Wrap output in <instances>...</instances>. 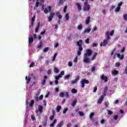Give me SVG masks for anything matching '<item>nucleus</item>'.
Segmentation results:
<instances>
[{
  "label": "nucleus",
  "instance_id": "nucleus-1",
  "mask_svg": "<svg viewBox=\"0 0 127 127\" xmlns=\"http://www.w3.org/2000/svg\"><path fill=\"white\" fill-rule=\"evenodd\" d=\"M109 40H110V37L109 36V32H108L107 39L104 40L103 42L100 43V46H106L109 43Z\"/></svg>",
  "mask_w": 127,
  "mask_h": 127
},
{
  "label": "nucleus",
  "instance_id": "nucleus-2",
  "mask_svg": "<svg viewBox=\"0 0 127 127\" xmlns=\"http://www.w3.org/2000/svg\"><path fill=\"white\" fill-rule=\"evenodd\" d=\"M90 4H89V3H88L87 2H84L83 6V10H84V11H89L90 10Z\"/></svg>",
  "mask_w": 127,
  "mask_h": 127
},
{
  "label": "nucleus",
  "instance_id": "nucleus-3",
  "mask_svg": "<svg viewBox=\"0 0 127 127\" xmlns=\"http://www.w3.org/2000/svg\"><path fill=\"white\" fill-rule=\"evenodd\" d=\"M80 84L81 88H84L85 87V84H89V80L83 79L80 81Z\"/></svg>",
  "mask_w": 127,
  "mask_h": 127
},
{
  "label": "nucleus",
  "instance_id": "nucleus-4",
  "mask_svg": "<svg viewBox=\"0 0 127 127\" xmlns=\"http://www.w3.org/2000/svg\"><path fill=\"white\" fill-rule=\"evenodd\" d=\"M92 53H93V51L90 49L86 50V52L84 54V56H91L92 55Z\"/></svg>",
  "mask_w": 127,
  "mask_h": 127
},
{
  "label": "nucleus",
  "instance_id": "nucleus-5",
  "mask_svg": "<svg viewBox=\"0 0 127 127\" xmlns=\"http://www.w3.org/2000/svg\"><path fill=\"white\" fill-rule=\"evenodd\" d=\"M100 79L102 80V81H104L105 83L108 82V77L107 76H105L104 75H101Z\"/></svg>",
  "mask_w": 127,
  "mask_h": 127
},
{
  "label": "nucleus",
  "instance_id": "nucleus-6",
  "mask_svg": "<svg viewBox=\"0 0 127 127\" xmlns=\"http://www.w3.org/2000/svg\"><path fill=\"white\" fill-rule=\"evenodd\" d=\"M55 15V13H54V12H51L50 13V16L48 18V20L50 22L52 21V19L54 17Z\"/></svg>",
  "mask_w": 127,
  "mask_h": 127
},
{
  "label": "nucleus",
  "instance_id": "nucleus-7",
  "mask_svg": "<svg viewBox=\"0 0 127 127\" xmlns=\"http://www.w3.org/2000/svg\"><path fill=\"white\" fill-rule=\"evenodd\" d=\"M90 59L87 56H84V60L83 62L84 63H87V64H89L90 63Z\"/></svg>",
  "mask_w": 127,
  "mask_h": 127
},
{
  "label": "nucleus",
  "instance_id": "nucleus-8",
  "mask_svg": "<svg viewBox=\"0 0 127 127\" xmlns=\"http://www.w3.org/2000/svg\"><path fill=\"white\" fill-rule=\"evenodd\" d=\"M80 80V77L77 76L75 78V79L71 81V83L72 85H74V84H77L78 83V81Z\"/></svg>",
  "mask_w": 127,
  "mask_h": 127
},
{
  "label": "nucleus",
  "instance_id": "nucleus-9",
  "mask_svg": "<svg viewBox=\"0 0 127 127\" xmlns=\"http://www.w3.org/2000/svg\"><path fill=\"white\" fill-rule=\"evenodd\" d=\"M48 8H45V9H44V13H45V14H47L48 12H50V11H51V6H48Z\"/></svg>",
  "mask_w": 127,
  "mask_h": 127
},
{
  "label": "nucleus",
  "instance_id": "nucleus-10",
  "mask_svg": "<svg viewBox=\"0 0 127 127\" xmlns=\"http://www.w3.org/2000/svg\"><path fill=\"white\" fill-rule=\"evenodd\" d=\"M47 78H48V77L46 75H45L44 76V79L41 82V85L42 86H45V85L46 84V79H47Z\"/></svg>",
  "mask_w": 127,
  "mask_h": 127
},
{
  "label": "nucleus",
  "instance_id": "nucleus-11",
  "mask_svg": "<svg viewBox=\"0 0 127 127\" xmlns=\"http://www.w3.org/2000/svg\"><path fill=\"white\" fill-rule=\"evenodd\" d=\"M82 43H83V41H82V40H80L79 41L77 42L76 45H77V46L79 47V48H83V47H82Z\"/></svg>",
  "mask_w": 127,
  "mask_h": 127
},
{
  "label": "nucleus",
  "instance_id": "nucleus-12",
  "mask_svg": "<svg viewBox=\"0 0 127 127\" xmlns=\"http://www.w3.org/2000/svg\"><path fill=\"white\" fill-rule=\"evenodd\" d=\"M108 32L109 33V36L110 37V35L111 36H113L114 35V34L115 33V31L114 30H112L110 33L109 31H107L106 32V35L107 38H108V34H107Z\"/></svg>",
  "mask_w": 127,
  "mask_h": 127
},
{
  "label": "nucleus",
  "instance_id": "nucleus-13",
  "mask_svg": "<svg viewBox=\"0 0 127 127\" xmlns=\"http://www.w3.org/2000/svg\"><path fill=\"white\" fill-rule=\"evenodd\" d=\"M75 5L77 6L78 10L80 11V10H82V6H81V4H80V3L76 2L75 3Z\"/></svg>",
  "mask_w": 127,
  "mask_h": 127
},
{
  "label": "nucleus",
  "instance_id": "nucleus-14",
  "mask_svg": "<svg viewBox=\"0 0 127 127\" xmlns=\"http://www.w3.org/2000/svg\"><path fill=\"white\" fill-rule=\"evenodd\" d=\"M42 46H43V42H42V41H41L38 44L37 47V48H39L40 49V48H41V47H42Z\"/></svg>",
  "mask_w": 127,
  "mask_h": 127
},
{
  "label": "nucleus",
  "instance_id": "nucleus-15",
  "mask_svg": "<svg viewBox=\"0 0 127 127\" xmlns=\"http://www.w3.org/2000/svg\"><path fill=\"white\" fill-rule=\"evenodd\" d=\"M81 51H83V48H78V51H77V56H81Z\"/></svg>",
  "mask_w": 127,
  "mask_h": 127
},
{
  "label": "nucleus",
  "instance_id": "nucleus-16",
  "mask_svg": "<svg viewBox=\"0 0 127 127\" xmlns=\"http://www.w3.org/2000/svg\"><path fill=\"white\" fill-rule=\"evenodd\" d=\"M38 110L39 111V113H42V111H43V107L41 105H39L38 106Z\"/></svg>",
  "mask_w": 127,
  "mask_h": 127
},
{
  "label": "nucleus",
  "instance_id": "nucleus-17",
  "mask_svg": "<svg viewBox=\"0 0 127 127\" xmlns=\"http://www.w3.org/2000/svg\"><path fill=\"white\" fill-rule=\"evenodd\" d=\"M90 20H91V17L90 16L87 17L85 20L86 24H89V23H90Z\"/></svg>",
  "mask_w": 127,
  "mask_h": 127
},
{
  "label": "nucleus",
  "instance_id": "nucleus-18",
  "mask_svg": "<svg viewBox=\"0 0 127 127\" xmlns=\"http://www.w3.org/2000/svg\"><path fill=\"white\" fill-rule=\"evenodd\" d=\"M63 3H64V1H63V0H60L57 3V5L58 6H61V5H63Z\"/></svg>",
  "mask_w": 127,
  "mask_h": 127
},
{
  "label": "nucleus",
  "instance_id": "nucleus-19",
  "mask_svg": "<svg viewBox=\"0 0 127 127\" xmlns=\"http://www.w3.org/2000/svg\"><path fill=\"white\" fill-rule=\"evenodd\" d=\"M35 17H36L35 15H34L32 17V19H31V25H32V26H33V25L34 24V21L35 20Z\"/></svg>",
  "mask_w": 127,
  "mask_h": 127
},
{
  "label": "nucleus",
  "instance_id": "nucleus-20",
  "mask_svg": "<svg viewBox=\"0 0 127 127\" xmlns=\"http://www.w3.org/2000/svg\"><path fill=\"white\" fill-rule=\"evenodd\" d=\"M56 123H57V120L56 119H55L54 120V122H53V123H52L50 125V127H54L55 124H56Z\"/></svg>",
  "mask_w": 127,
  "mask_h": 127
},
{
  "label": "nucleus",
  "instance_id": "nucleus-21",
  "mask_svg": "<svg viewBox=\"0 0 127 127\" xmlns=\"http://www.w3.org/2000/svg\"><path fill=\"white\" fill-rule=\"evenodd\" d=\"M58 55V53H56L54 56L52 57V61L54 62L55 61V59H56V57Z\"/></svg>",
  "mask_w": 127,
  "mask_h": 127
},
{
  "label": "nucleus",
  "instance_id": "nucleus-22",
  "mask_svg": "<svg viewBox=\"0 0 127 127\" xmlns=\"http://www.w3.org/2000/svg\"><path fill=\"white\" fill-rule=\"evenodd\" d=\"M118 74H119V71L117 70H114L112 72V75H115L116 76V75H118Z\"/></svg>",
  "mask_w": 127,
  "mask_h": 127
},
{
  "label": "nucleus",
  "instance_id": "nucleus-23",
  "mask_svg": "<svg viewBox=\"0 0 127 127\" xmlns=\"http://www.w3.org/2000/svg\"><path fill=\"white\" fill-rule=\"evenodd\" d=\"M33 105H34V100H32L29 103V107H33Z\"/></svg>",
  "mask_w": 127,
  "mask_h": 127
},
{
  "label": "nucleus",
  "instance_id": "nucleus-24",
  "mask_svg": "<svg viewBox=\"0 0 127 127\" xmlns=\"http://www.w3.org/2000/svg\"><path fill=\"white\" fill-rule=\"evenodd\" d=\"M64 124V122H63V121H61L60 123H59L57 125V127H62Z\"/></svg>",
  "mask_w": 127,
  "mask_h": 127
},
{
  "label": "nucleus",
  "instance_id": "nucleus-25",
  "mask_svg": "<svg viewBox=\"0 0 127 127\" xmlns=\"http://www.w3.org/2000/svg\"><path fill=\"white\" fill-rule=\"evenodd\" d=\"M103 101H104V98L103 97H101L98 101V104H101Z\"/></svg>",
  "mask_w": 127,
  "mask_h": 127
},
{
  "label": "nucleus",
  "instance_id": "nucleus-26",
  "mask_svg": "<svg viewBox=\"0 0 127 127\" xmlns=\"http://www.w3.org/2000/svg\"><path fill=\"white\" fill-rule=\"evenodd\" d=\"M90 31H91V28L85 29L84 30V33H89V32H90Z\"/></svg>",
  "mask_w": 127,
  "mask_h": 127
},
{
  "label": "nucleus",
  "instance_id": "nucleus-27",
  "mask_svg": "<svg viewBox=\"0 0 127 127\" xmlns=\"http://www.w3.org/2000/svg\"><path fill=\"white\" fill-rule=\"evenodd\" d=\"M75 105H77V101L74 100V101H72V102L71 103V106H72V107H75Z\"/></svg>",
  "mask_w": 127,
  "mask_h": 127
},
{
  "label": "nucleus",
  "instance_id": "nucleus-28",
  "mask_svg": "<svg viewBox=\"0 0 127 127\" xmlns=\"http://www.w3.org/2000/svg\"><path fill=\"white\" fill-rule=\"evenodd\" d=\"M121 10V7H119L117 6V7L115 9V12H119Z\"/></svg>",
  "mask_w": 127,
  "mask_h": 127
},
{
  "label": "nucleus",
  "instance_id": "nucleus-29",
  "mask_svg": "<svg viewBox=\"0 0 127 127\" xmlns=\"http://www.w3.org/2000/svg\"><path fill=\"white\" fill-rule=\"evenodd\" d=\"M97 55H98V53H94L93 56L92 57V58L91 59L92 61H94V60L95 59V58H96V57L97 56Z\"/></svg>",
  "mask_w": 127,
  "mask_h": 127
},
{
  "label": "nucleus",
  "instance_id": "nucleus-30",
  "mask_svg": "<svg viewBox=\"0 0 127 127\" xmlns=\"http://www.w3.org/2000/svg\"><path fill=\"white\" fill-rule=\"evenodd\" d=\"M77 92L78 91H77V90L75 88H73L72 89H71L72 94H77Z\"/></svg>",
  "mask_w": 127,
  "mask_h": 127
},
{
  "label": "nucleus",
  "instance_id": "nucleus-31",
  "mask_svg": "<svg viewBox=\"0 0 127 127\" xmlns=\"http://www.w3.org/2000/svg\"><path fill=\"white\" fill-rule=\"evenodd\" d=\"M117 57L120 58L121 60L124 58V55H121L120 54H117Z\"/></svg>",
  "mask_w": 127,
  "mask_h": 127
},
{
  "label": "nucleus",
  "instance_id": "nucleus-32",
  "mask_svg": "<svg viewBox=\"0 0 127 127\" xmlns=\"http://www.w3.org/2000/svg\"><path fill=\"white\" fill-rule=\"evenodd\" d=\"M42 124H43V127H46V126H47V120H44L42 122Z\"/></svg>",
  "mask_w": 127,
  "mask_h": 127
},
{
  "label": "nucleus",
  "instance_id": "nucleus-33",
  "mask_svg": "<svg viewBox=\"0 0 127 127\" xmlns=\"http://www.w3.org/2000/svg\"><path fill=\"white\" fill-rule=\"evenodd\" d=\"M61 106L59 105L57 107V111L58 112H60L61 110Z\"/></svg>",
  "mask_w": 127,
  "mask_h": 127
},
{
  "label": "nucleus",
  "instance_id": "nucleus-34",
  "mask_svg": "<svg viewBox=\"0 0 127 127\" xmlns=\"http://www.w3.org/2000/svg\"><path fill=\"white\" fill-rule=\"evenodd\" d=\"M33 42V38L29 37V43L30 44V43H32Z\"/></svg>",
  "mask_w": 127,
  "mask_h": 127
},
{
  "label": "nucleus",
  "instance_id": "nucleus-35",
  "mask_svg": "<svg viewBox=\"0 0 127 127\" xmlns=\"http://www.w3.org/2000/svg\"><path fill=\"white\" fill-rule=\"evenodd\" d=\"M69 78H70V74H67L64 76V80H69Z\"/></svg>",
  "mask_w": 127,
  "mask_h": 127
},
{
  "label": "nucleus",
  "instance_id": "nucleus-36",
  "mask_svg": "<svg viewBox=\"0 0 127 127\" xmlns=\"http://www.w3.org/2000/svg\"><path fill=\"white\" fill-rule=\"evenodd\" d=\"M34 99L36 101V102H38V101L40 100L39 99V97H38V96L36 95L34 97Z\"/></svg>",
  "mask_w": 127,
  "mask_h": 127
},
{
  "label": "nucleus",
  "instance_id": "nucleus-37",
  "mask_svg": "<svg viewBox=\"0 0 127 127\" xmlns=\"http://www.w3.org/2000/svg\"><path fill=\"white\" fill-rule=\"evenodd\" d=\"M64 17L66 19V20H69V18H70V17L69 16V14L66 13Z\"/></svg>",
  "mask_w": 127,
  "mask_h": 127
},
{
  "label": "nucleus",
  "instance_id": "nucleus-38",
  "mask_svg": "<svg viewBox=\"0 0 127 127\" xmlns=\"http://www.w3.org/2000/svg\"><path fill=\"white\" fill-rule=\"evenodd\" d=\"M39 0H37L35 5V6L36 7H38V6H39Z\"/></svg>",
  "mask_w": 127,
  "mask_h": 127
},
{
  "label": "nucleus",
  "instance_id": "nucleus-39",
  "mask_svg": "<svg viewBox=\"0 0 127 127\" xmlns=\"http://www.w3.org/2000/svg\"><path fill=\"white\" fill-rule=\"evenodd\" d=\"M26 84H28L29 83H30V81H31V78L30 77H29L27 79Z\"/></svg>",
  "mask_w": 127,
  "mask_h": 127
},
{
  "label": "nucleus",
  "instance_id": "nucleus-40",
  "mask_svg": "<svg viewBox=\"0 0 127 127\" xmlns=\"http://www.w3.org/2000/svg\"><path fill=\"white\" fill-rule=\"evenodd\" d=\"M123 18L125 21L127 20V14H125L124 15Z\"/></svg>",
  "mask_w": 127,
  "mask_h": 127
},
{
  "label": "nucleus",
  "instance_id": "nucleus-41",
  "mask_svg": "<svg viewBox=\"0 0 127 127\" xmlns=\"http://www.w3.org/2000/svg\"><path fill=\"white\" fill-rule=\"evenodd\" d=\"M65 96V94H64V93L63 92H61L60 94V97L61 98H64V96Z\"/></svg>",
  "mask_w": 127,
  "mask_h": 127
},
{
  "label": "nucleus",
  "instance_id": "nucleus-42",
  "mask_svg": "<svg viewBox=\"0 0 127 127\" xmlns=\"http://www.w3.org/2000/svg\"><path fill=\"white\" fill-rule=\"evenodd\" d=\"M54 72L55 73H59V69H58L57 67H55L54 68Z\"/></svg>",
  "mask_w": 127,
  "mask_h": 127
},
{
  "label": "nucleus",
  "instance_id": "nucleus-43",
  "mask_svg": "<svg viewBox=\"0 0 127 127\" xmlns=\"http://www.w3.org/2000/svg\"><path fill=\"white\" fill-rule=\"evenodd\" d=\"M68 110H69L68 108H64L63 111V114H66V113H67V112L68 111Z\"/></svg>",
  "mask_w": 127,
  "mask_h": 127
},
{
  "label": "nucleus",
  "instance_id": "nucleus-44",
  "mask_svg": "<svg viewBox=\"0 0 127 127\" xmlns=\"http://www.w3.org/2000/svg\"><path fill=\"white\" fill-rule=\"evenodd\" d=\"M94 116H95V114H94V113H91L90 115V119H91V120H92V119H93V117H94Z\"/></svg>",
  "mask_w": 127,
  "mask_h": 127
},
{
  "label": "nucleus",
  "instance_id": "nucleus-45",
  "mask_svg": "<svg viewBox=\"0 0 127 127\" xmlns=\"http://www.w3.org/2000/svg\"><path fill=\"white\" fill-rule=\"evenodd\" d=\"M49 50V47H46L43 50V52H47Z\"/></svg>",
  "mask_w": 127,
  "mask_h": 127
},
{
  "label": "nucleus",
  "instance_id": "nucleus-46",
  "mask_svg": "<svg viewBox=\"0 0 127 127\" xmlns=\"http://www.w3.org/2000/svg\"><path fill=\"white\" fill-rule=\"evenodd\" d=\"M108 115H109L110 116L113 115V111L111 110H108Z\"/></svg>",
  "mask_w": 127,
  "mask_h": 127
},
{
  "label": "nucleus",
  "instance_id": "nucleus-47",
  "mask_svg": "<svg viewBox=\"0 0 127 127\" xmlns=\"http://www.w3.org/2000/svg\"><path fill=\"white\" fill-rule=\"evenodd\" d=\"M116 7L115 5H112L110 8V10H113V9H114V8Z\"/></svg>",
  "mask_w": 127,
  "mask_h": 127
},
{
  "label": "nucleus",
  "instance_id": "nucleus-48",
  "mask_svg": "<svg viewBox=\"0 0 127 127\" xmlns=\"http://www.w3.org/2000/svg\"><path fill=\"white\" fill-rule=\"evenodd\" d=\"M105 108H108L109 107V102H105L104 103Z\"/></svg>",
  "mask_w": 127,
  "mask_h": 127
},
{
  "label": "nucleus",
  "instance_id": "nucleus-49",
  "mask_svg": "<svg viewBox=\"0 0 127 127\" xmlns=\"http://www.w3.org/2000/svg\"><path fill=\"white\" fill-rule=\"evenodd\" d=\"M95 70H96V66H92L91 72H95Z\"/></svg>",
  "mask_w": 127,
  "mask_h": 127
},
{
  "label": "nucleus",
  "instance_id": "nucleus-50",
  "mask_svg": "<svg viewBox=\"0 0 127 127\" xmlns=\"http://www.w3.org/2000/svg\"><path fill=\"white\" fill-rule=\"evenodd\" d=\"M78 29H79V30H81V29H82V28H83V26H82V25H79L77 27Z\"/></svg>",
  "mask_w": 127,
  "mask_h": 127
},
{
  "label": "nucleus",
  "instance_id": "nucleus-51",
  "mask_svg": "<svg viewBox=\"0 0 127 127\" xmlns=\"http://www.w3.org/2000/svg\"><path fill=\"white\" fill-rule=\"evenodd\" d=\"M34 65H35V63L34 62L31 63L30 65V68L33 67V66H34Z\"/></svg>",
  "mask_w": 127,
  "mask_h": 127
},
{
  "label": "nucleus",
  "instance_id": "nucleus-52",
  "mask_svg": "<svg viewBox=\"0 0 127 127\" xmlns=\"http://www.w3.org/2000/svg\"><path fill=\"white\" fill-rule=\"evenodd\" d=\"M122 5H123V1H121L118 4L117 6L121 7V6H122Z\"/></svg>",
  "mask_w": 127,
  "mask_h": 127
},
{
  "label": "nucleus",
  "instance_id": "nucleus-53",
  "mask_svg": "<svg viewBox=\"0 0 127 127\" xmlns=\"http://www.w3.org/2000/svg\"><path fill=\"white\" fill-rule=\"evenodd\" d=\"M85 43H86V44H89V43H90V39H86V40H85Z\"/></svg>",
  "mask_w": 127,
  "mask_h": 127
},
{
  "label": "nucleus",
  "instance_id": "nucleus-54",
  "mask_svg": "<svg viewBox=\"0 0 127 127\" xmlns=\"http://www.w3.org/2000/svg\"><path fill=\"white\" fill-rule=\"evenodd\" d=\"M68 65L69 67H72V66H73V64L71 62H69L68 63Z\"/></svg>",
  "mask_w": 127,
  "mask_h": 127
},
{
  "label": "nucleus",
  "instance_id": "nucleus-55",
  "mask_svg": "<svg viewBox=\"0 0 127 127\" xmlns=\"http://www.w3.org/2000/svg\"><path fill=\"white\" fill-rule=\"evenodd\" d=\"M107 92H108V86H105V87L104 88V92L107 93Z\"/></svg>",
  "mask_w": 127,
  "mask_h": 127
},
{
  "label": "nucleus",
  "instance_id": "nucleus-56",
  "mask_svg": "<svg viewBox=\"0 0 127 127\" xmlns=\"http://www.w3.org/2000/svg\"><path fill=\"white\" fill-rule=\"evenodd\" d=\"M116 67H120L121 64L120 63H116L115 64Z\"/></svg>",
  "mask_w": 127,
  "mask_h": 127
},
{
  "label": "nucleus",
  "instance_id": "nucleus-57",
  "mask_svg": "<svg viewBox=\"0 0 127 127\" xmlns=\"http://www.w3.org/2000/svg\"><path fill=\"white\" fill-rule=\"evenodd\" d=\"M78 114H79V116H80V117H83V116H84V113L82 112H79Z\"/></svg>",
  "mask_w": 127,
  "mask_h": 127
},
{
  "label": "nucleus",
  "instance_id": "nucleus-58",
  "mask_svg": "<svg viewBox=\"0 0 127 127\" xmlns=\"http://www.w3.org/2000/svg\"><path fill=\"white\" fill-rule=\"evenodd\" d=\"M59 46V43H57L55 44V45H54V47L55 48L58 47Z\"/></svg>",
  "mask_w": 127,
  "mask_h": 127
},
{
  "label": "nucleus",
  "instance_id": "nucleus-59",
  "mask_svg": "<svg viewBox=\"0 0 127 127\" xmlns=\"http://www.w3.org/2000/svg\"><path fill=\"white\" fill-rule=\"evenodd\" d=\"M54 119V115H52L50 117V121H53Z\"/></svg>",
  "mask_w": 127,
  "mask_h": 127
},
{
  "label": "nucleus",
  "instance_id": "nucleus-60",
  "mask_svg": "<svg viewBox=\"0 0 127 127\" xmlns=\"http://www.w3.org/2000/svg\"><path fill=\"white\" fill-rule=\"evenodd\" d=\"M65 96L66 98H69V93L68 92H65Z\"/></svg>",
  "mask_w": 127,
  "mask_h": 127
},
{
  "label": "nucleus",
  "instance_id": "nucleus-61",
  "mask_svg": "<svg viewBox=\"0 0 127 127\" xmlns=\"http://www.w3.org/2000/svg\"><path fill=\"white\" fill-rule=\"evenodd\" d=\"M39 99L40 101H41V100L43 99V95L42 94L41 95H40V96L39 97Z\"/></svg>",
  "mask_w": 127,
  "mask_h": 127
},
{
  "label": "nucleus",
  "instance_id": "nucleus-62",
  "mask_svg": "<svg viewBox=\"0 0 127 127\" xmlns=\"http://www.w3.org/2000/svg\"><path fill=\"white\" fill-rule=\"evenodd\" d=\"M47 74L48 75H50V74H51V69L48 70Z\"/></svg>",
  "mask_w": 127,
  "mask_h": 127
},
{
  "label": "nucleus",
  "instance_id": "nucleus-63",
  "mask_svg": "<svg viewBox=\"0 0 127 127\" xmlns=\"http://www.w3.org/2000/svg\"><path fill=\"white\" fill-rule=\"evenodd\" d=\"M64 12H66L67 11V6H65L64 8Z\"/></svg>",
  "mask_w": 127,
  "mask_h": 127
},
{
  "label": "nucleus",
  "instance_id": "nucleus-64",
  "mask_svg": "<svg viewBox=\"0 0 127 127\" xmlns=\"http://www.w3.org/2000/svg\"><path fill=\"white\" fill-rule=\"evenodd\" d=\"M96 30H97V27H93L92 29V32H94V31H96Z\"/></svg>",
  "mask_w": 127,
  "mask_h": 127
}]
</instances>
